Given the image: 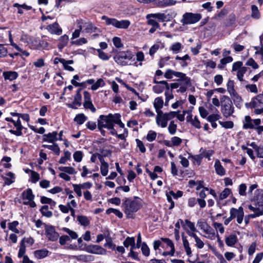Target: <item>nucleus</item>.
<instances>
[{
    "label": "nucleus",
    "instance_id": "f257e3e1",
    "mask_svg": "<svg viewBox=\"0 0 263 263\" xmlns=\"http://www.w3.org/2000/svg\"><path fill=\"white\" fill-rule=\"evenodd\" d=\"M141 206L142 204L140 201L133 200L131 198H125L123 200L122 205L128 218H132L133 213L138 211Z\"/></svg>",
    "mask_w": 263,
    "mask_h": 263
},
{
    "label": "nucleus",
    "instance_id": "f03ea898",
    "mask_svg": "<svg viewBox=\"0 0 263 263\" xmlns=\"http://www.w3.org/2000/svg\"><path fill=\"white\" fill-rule=\"evenodd\" d=\"M221 112L225 118H228L234 112V107L230 98L227 96H222L220 98Z\"/></svg>",
    "mask_w": 263,
    "mask_h": 263
},
{
    "label": "nucleus",
    "instance_id": "7ed1b4c3",
    "mask_svg": "<svg viewBox=\"0 0 263 263\" xmlns=\"http://www.w3.org/2000/svg\"><path fill=\"white\" fill-rule=\"evenodd\" d=\"M116 114H109L108 115H100L98 119V128L113 129L115 126V116Z\"/></svg>",
    "mask_w": 263,
    "mask_h": 263
},
{
    "label": "nucleus",
    "instance_id": "20e7f679",
    "mask_svg": "<svg viewBox=\"0 0 263 263\" xmlns=\"http://www.w3.org/2000/svg\"><path fill=\"white\" fill-rule=\"evenodd\" d=\"M173 76L179 78V79L177 80V81H182L183 85L186 86H190L191 85V79L186 76V74L184 73L168 69L164 74V77L167 79H171Z\"/></svg>",
    "mask_w": 263,
    "mask_h": 263
},
{
    "label": "nucleus",
    "instance_id": "39448f33",
    "mask_svg": "<svg viewBox=\"0 0 263 263\" xmlns=\"http://www.w3.org/2000/svg\"><path fill=\"white\" fill-rule=\"evenodd\" d=\"M102 20L105 21L106 25H112L119 29H127L130 25V22L128 20L118 21L114 18H109L103 15Z\"/></svg>",
    "mask_w": 263,
    "mask_h": 263
},
{
    "label": "nucleus",
    "instance_id": "423d86ee",
    "mask_svg": "<svg viewBox=\"0 0 263 263\" xmlns=\"http://www.w3.org/2000/svg\"><path fill=\"white\" fill-rule=\"evenodd\" d=\"M133 57V55L130 51H120L114 56V59L117 64L125 66L128 65V62Z\"/></svg>",
    "mask_w": 263,
    "mask_h": 263
},
{
    "label": "nucleus",
    "instance_id": "0eeeda50",
    "mask_svg": "<svg viewBox=\"0 0 263 263\" xmlns=\"http://www.w3.org/2000/svg\"><path fill=\"white\" fill-rule=\"evenodd\" d=\"M201 17L200 13L186 12L183 15L181 22L183 25L195 24L199 21Z\"/></svg>",
    "mask_w": 263,
    "mask_h": 263
},
{
    "label": "nucleus",
    "instance_id": "6e6552de",
    "mask_svg": "<svg viewBox=\"0 0 263 263\" xmlns=\"http://www.w3.org/2000/svg\"><path fill=\"white\" fill-rule=\"evenodd\" d=\"M141 244V236L140 233H139L137 236V243H135V239L134 237H127L123 242L125 247L128 248L130 246V249H135L139 248Z\"/></svg>",
    "mask_w": 263,
    "mask_h": 263
},
{
    "label": "nucleus",
    "instance_id": "1a4fd4ad",
    "mask_svg": "<svg viewBox=\"0 0 263 263\" xmlns=\"http://www.w3.org/2000/svg\"><path fill=\"white\" fill-rule=\"evenodd\" d=\"M44 227L45 235L48 239L52 241L57 240L59 237V234L55 231L54 227L47 224H44Z\"/></svg>",
    "mask_w": 263,
    "mask_h": 263
},
{
    "label": "nucleus",
    "instance_id": "9d476101",
    "mask_svg": "<svg viewBox=\"0 0 263 263\" xmlns=\"http://www.w3.org/2000/svg\"><path fill=\"white\" fill-rule=\"evenodd\" d=\"M168 120L162 111H159L157 112L156 122L157 125L162 128H165L167 125Z\"/></svg>",
    "mask_w": 263,
    "mask_h": 263
},
{
    "label": "nucleus",
    "instance_id": "9b49d317",
    "mask_svg": "<svg viewBox=\"0 0 263 263\" xmlns=\"http://www.w3.org/2000/svg\"><path fill=\"white\" fill-rule=\"evenodd\" d=\"M86 251L92 254L101 255L105 254L106 253V250L103 248L95 245L88 246L86 248Z\"/></svg>",
    "mask_w": 263,
    "mask_h": 263
},
{
    "label": "nucleus",
    "instance_id": "f8f14e48",
    "mask_svg": "<svg viewBox=\"0 0 263 263\" xmlns=\"http://www.w3.org/2000/svg\"><path fill=\"white\" fill-rule=\"evenodd\" d=\"M146 18H157L160 22H167L170 20L169 14H165L163 13H157L148 14L146 16Z\"/></svg>",
    "mask_w": 263,
    "mask_h": 263
},
{
    "label": "nucleus",
    "instance_id": "ddd939ff",
    "mask_svg": "<svg viewBox=\"0 0 263 263\" xmlns=\"http://www.w3.org/2000/svg\"><path fill=\"white\" fill-rule=\"evenodd\" d=\"M252 200L255 202V205L263 204V190H256L254 193Z\"/></svg>",
    "mask_w": 263,
    "mask_h": 263
},
{
    "label": "nucleus",
    "instance_id": "4468645a",
    "mask_svg": "<svg viewBox=\"0 0 263 263\" xmlns=\"http://www.w3.org/2000/svg\"><path fill=\"white\" fill-rule=\"evenodd\" d=\"M47 29L52 34L60 35L62 32V29L59 27L58 23L57 22L47 26Z\"/></svg>",
    "mask_w": 263,
    "mask_h": 263
},
{
    "label": "nucleus",
    "instance_id": "2eb2a0df",
    "mask_svg": "<svg viewBox=\"0 0 263 263\" xmlns=\"http://www.w3.org/2000/svg\"><path fill=\"white\" fill-rule=\"evenodd\" d=\"M3 76L5 81L9 80L12 81L16 79L18 77V74L16 71H6L3 73Z\"/></svg>",
    "mask_w": 263,
    "mask_h": 263
},
{
    "label": "nucleus",
    "instance_id": "dca6fc26",
    "mask_svg": "<svg viewBox=\"0 0 263 263\" xmlns=\"http://www.w3.org/2000/svg\"><path fill=\"white\" fill-rule=\"evenodd\" d=\"M57 136L58 133L57 132H53L52 133L45 134L44 135L43 141L50 143H54L58 140Z\"/></svg>",
    "mask_w": 263,
    "mask_h": 263
},
{
    "label": "nucleus",
    "instance_id": "f3484780",
    "mask_svg": "<svg viewBox=\"0 0 263 263\" xmlns=\"http://www.w3.org/2000/svg\"><path fill=\"white\" fill-rule=\"evenodd\" d=\"M72 257L78 261L83 262L92 261L95 259L94 256L91 255L81 254L72 256Z\"/></svg>",
    "mask_w": 263,
    "mask_h": 263
},
{
    "label": "nucleus",
    "instance_id": "a211bd4d",
    "mask_svg": "<svg viewBox=\"0 0 263 263\" xmlns=\"http://www.w3.org/2000/svg\"><path fill=\"white\" fill-rule=\"evenodd\" d=\"M49 251L46 249L37 250L33 252L34 257L38 259H42L48 255Z\"/></svg>",
    "mask_w": 263,
    "mask_h": 263
},
{
    "label": "nucleus",
    "instance_id": "6ab92c4d",
    "mask_svg": "<svg viewBox=\"0 0 263 263\" xmlns=\"http://www.w3.org/2000/svg\"><path fill=\"white\" fill-rule=\"evenodd\" d=\"M234 103L235 106L239 108H240L242 103V98L237 93V92L234 93L230 95Z\"/></svg>",
    "mask_w": 263,
    "mask_h": 263
},
{
    "label": "nucleus",
    "instance_id": "aec40b11",
    "mask_svg": "<svg viewBox=\"0 0 263 263\" xmlns=\"http://www.w3.org/2000/svg\"><path fill=\"white\" fill-rule=\"evenodd\" d=\"M214 167L216 173L220 176H224L226 174V171L221 165L219 160H216L215 162Z\"/></svg>",
    "mask_w": 263,
    "mask_h": 263
},
{
    "label": "nucleus",
    "instance_id": "412c9836",
    "mask_svg": "<svg viewBox=\"0 0 263 263\" xmlns=\"http://www.w3.org/2000/svg\"><path fill=\"white\" fill-rule=\"evenodd\" d=\"M256 207H254L251 205H249V209L257 215L258 217L263 215V204L255 205Z\"/></svg>",
    "mask_w": 263,
    "mask_h": 263
},
{
    "label": "nucleus",
    "instance_id": "4be33fe9",
    "mask_svg": "<svg viewBox=\"0 0 263 263\" xmlns=\"http://www.w3.org/2000/svg\"><path fill=\"white\" fill-rule=\"evenodd\" d=\"M22 198L23 199L33 200L34 198V195L32 193V190L31 189H27L24 191L22 194Z\"/></svg>",
    "mask_w": 263,
    "mask_h": 263
},
{
    "label": "nucleus",
    "instance_id": "5701e85b",
    "mask_svg": "<svg viewBox=\"0 0 263 263\" xmlns=\"http://www.w3.org/2000/svg\"><path fill=\"white\" fill-rule=\"evenodd\" d=\"M52 145L43 144L42 147L47 148L53 151L57 155H59L60 154V149L58 144L56 143H52Z\"/></svg>",
    "mask_w": 263,
    "mask_h": 263
},
{
    "label": "nucleus",
    "instance_id": "b1692460",
    "mask_svg": "<svg viewBox=\"0 0 263 263\" xmlns=\"http://www.w3.org/2000/svg\"><path fill=\"white\" fill-rule=\"evenodd\" d=\"M106 243L104 246L112 250H115L116 245L113 242L112 239L109 235H107L105 236Z\"/></svg>",
    "mask_w": 263,
    "mask_h": 263
},
{
    "label": "nucleus",
    "instance_id": "393cba45",
    "mask_svg": "<svg viewBox=\"0 0 263 263\" xmlns=\"http://www.w3.org/2000/svg\"><path fill=\"white\" fill-rule=\"evenodd\" d=\"M207 236L205 237L211 240H214L215 238V233L214 230L210 226H208L203 231Z\"/></svg>",
    "mask_w": 263,
    "mask_h": 263
},
{
    "label": "nucleus",
    "instance_id": "a878e982",
    "mask_svg": "<svg viewBox=\"0 0 263 263\" xmlns=\"http://www.w3.org/2000/svg\"><path fill=\"white\" fill-rule=\"evenodd\" d=\"M251 17L255 20H258L260 18L261 14L258 9V7L253 5L251 6Z\"/></svg>",
    "mask_w": 263,
    "mask_h": 263
},
{
    "label": "nucleus",
    "instance_id": "bb28decb",
    "mask_svg": "<svg viewBox=\"0 0 263 263\" xmlns=\"http://www.w3.org/2000/svg\"><path fill=\"white\" fill-rule=\"evenodd\" d=\"M83 27L84 31L87 33H92L95 32L97 30V27L94 26L90 22L84 23Z\"/></svg>",
    "mask_w": 263,
    "mask_h": 263
},
{
    "label": "nucleus",
    "instance_id": "cd10ccee",
    "mask_svg": "<svg viewBox=\"0 0 263 263\" xmlns=\"http://www.w3.org/2000/svg\"><path fill=\"white\" fill-rule=\"evenodd\" d=\"M245 123L243 124V128L244 129H253L254 126L252 123V120L249 116H246L245 118Z\"/></svg>",
    "mask_w": 263,
    "mask_h": 263
},
{
    "label": "nucleus",
    "instance_id": "c85d7f7f",
    "mask_svg": "<svg viewBox=\"0 0 263 263\" xmlns=\"http://www.w3.org/2000/svg\"><path fill=\"white\" fill-rule=\"evenodd\" d=\"M163 105V100L162 98L157 97L155 99L154 106L156 109V112L159 111H162L160 109L162 108Z\"/></svg>",
    "mask_w": 263,
    "mask_h": 263
},
{
    "label": "nucleus",
    "instance_id": "c756f323",
    "mask_svg": "<svg viewBox=\"0 0 263 263\" xmlns=\"http://www.w3.org/2000/svg\"><path fill=\"white\" fill-rule=\"evenodd\" d=\"M87 119V117L84 114H79L76 115L74 121L79 125L83 124Z\"/></svg>",
    "mask_w": 263,
    "mask_h": 263
},
{
    "label": "nucleus",
    "instance_id": "7c9ffc66",
    "mask_svg": "<svg viewBox=\"0 0 263 263\" xmlns=\"http://www.w3.org/2000/svg\"><path fill=\"white\" fill-rule=\"evenodd\" d=\"M237 238L235 235H230L226 238V243L230 247L233 246L237 242Z\"/></svg>",
    "mask_w": 263,
    "mask_h": 263
},
{
    "label": "nucleus",
    "instance_id": "2f4dec72",
    "mask_svg": "<svg viewBox=\"0 0 263 263\" xmlns=\"http://www.w3.org/2000/svg\"><path fill=\"white\" fill-rule=\"evenodd\" d=\"M13 6L14 7L17 8V10H18L17 13L20 14H22L23 13V11L22 9H25L26 10H29L32 9V7H31L30 6H27L25 4H24L23 5H20L18 3H15L13 4Z\"/></svg>",
    "mask_w": 263,
    "mask_h": 263
},
{
    "label": "nucleus",
    "instance_id": "473e14b6",
    "mask_svg": "<svg viewBox=\"0 0 263 263\" xmlns=\"http://www.w3.org/2000/svg\"><path fill=\"white\" fill-rule=\"evenodd\" d=\"M69 40L68 35L65 34L61 36L59 39V43L58 44V48L60 49L63 48L67 44Z\"/></svg>",
    "mask_w": 263,
    "mask_h": 263
},
{
    "label": "nucleus",
    "instance_id": "72a5a7b5",
    "mask_svg": "<svg viewBox=\"0 0 263 263\" xmlns=\"http://www.w3.org/2000/svg\"><path fill=\"white\" fill-rule=\"evenodd\" d=\"M77 220L79 223L84 227L88 226L90 223V221L87 217L83 215H79L77 217Z\"/></svg>",
    "mask_w": 263,
    "mask_h": 263
},
{
    "label": "nucleus",
    "instance_id": "f704fd0d",
    "mask_svg": "<svg viewBox=\"0 0 263 263\" xmlns=\"http://www.w3.org/2000/svg\"><path fill=\"white\" fill-rule=\"evenodd\" d=\"M49 207L48 205H43L40 209V212L43 216L50 218L52 216V212L48 210Z\"/></svg>",
    "mask_w": 263,
    "mask_h": 263
},
{
    "label": "nucleus",
    "instance_id": "c9c22d12",
    "mask_svg": "<svg viewBox=\"0 0 263 263\" xmlns=\"http://www.w3.org/2000/svg\"><path fill=\"white\" fill-rule=\"evenodd\" d=\"M60 171L68 173L69 174H76V171L75 169L71 166H61L59 167Z\"/></svg>",
    "mask_w": 263,
    "mask_h": 263
},
{
    "label": "nucleus",
    "instance_id": "e433bc0d",
    "mask_svg": "<svg viewBox=\"0 0 263 263\" xmlns=\"http://www.w3.org/2000/svg\"><path fill=\"white\" fill-rule=\"evenodd\" d=\"M182 45L180 43L177 42L173 44L170 48V50L174 53H177L182 49Z\"/></svg>",
    "mask_w": 263,
    "mask_h": 263
},
{
    "label": "nucleus",
    "instance_id": "4c0bfd02",
    "mask_svg": "<svg viewBox=\"0 0 263 263\" xmlns=\"http://www.w3.org/2000/svg\"><path fill=\"white\" fill-rule=\"evenodd\" d=\"M227 90L230 95L236 92L234 89V83L232 80H229L227 83Z\"/></svg>",
    "mask_w": 263,
    "mask_h": 263
},
{
    "label": "nucleus",
    "instance_id": "58836bf2",
    "mask_svg": "<svg viewBox=\"0 0 263 263\" xmlns=\"http://www.w3.org/2000/svg\"><path fill=\"white\" fill-rule=\"evenodd\" d=\"M71 157V153L68 151H66L64 152V156L62 157L59 162L60 164H65L67 160H70Z\"/></svg>",
    "mask_w": 263,
    "mask_h": 263
},
{
    "label": "nucleus",
    "instance_id": "ea45409f",
    "mask_svg": "<svg viewBox=\"0 0 263 263\" xmlns=\"http://www.w3.org/2000/svg\"><path fill=\"white\" fill-rule=\"evenodd\" d=\"M105 85V83L102 79H99L96 83L92 85L91 89L92 90H97L99 87L103 86Z\"/></svg>",
    "mask_w": 263,
    "mask_h": 263
},
{
    "label": "nucleus",
    "instance_id": "a19ab883",
    "mask_svg": "<svg viewBox=\"0 0 263 263\" xmlns=\"http://www.w3.org/2000/svg\"><path fill=\"white\" fill-rule=\"evenodd\" d=\"M34 42L37 43V45L36 48L37 49H45L48 46V43L44 40H40L39 42L37 40H35Z\"/></svg>",
    "mask_w": 263,
    "mask_h": 263
},
{
    "label": "nucleus",
    "instance_id": "79ce46f5",
    "mask_svg": "<svg viewBox=\"0 0 263 263\" xmlns=\"http://www.w3.org/2000/svg\"><path fill=\"white\" fill-rule=\"evenodd\" d=\"M114 213L119 218H121L123 217V214L121 212L117 209H115L113 208H109L106 210V213L109 214L110 213Z\"/></svg>",
    "mask_w": 263,
    "mask_h": 263
},
{
    "label": "nucleus",
    "instance_id": "37998d69",
    "mask_svg": "<svg viewBox=\"0 0 263 263\" xmlns=\"http://www.w3.org/2000/svg\"><path fill=\"white\" fill-rule=\"evenodd\" d=\"M26 252V246L25 245H24L23 241H21L20 242V249L18 253V257L22 258L24 256H25L24 254Z\"/></svg>",
    "mask_w": 263,
    "mask_h": 263
},
{
    "label": "nucleus",
    "instance_id": "c03bdc74",
    "mask_svg": "<svg viewBox=\"0 0 263 263\" xmlns=\"http://www.w3.org/2000/svg\"><path fill=\"white\" fill-rule=\"evenodd\" d=\"M177 125L175 124L174 121H171L168 127V130L171 135H174L177 130Z\"/></svg>",
    "mask_w": 263,
    "mask_h": 263
},
{
    "label": "nucleus",
    "instance_id": "a18cd8bd",
    "mask_svg": "<svg viewBox=\"0 0 263 263\" xmlns=\"http://www.w3.org/2000/svg\"><path fill=\"white\" fill-rule=\"evenodd\" d=\"M247 68L246 67H242L238 70L237 77L240 81H242L243 80V77L244 74L247 72Z\"/></svg>",
    "mask_w": 263,
    "mask_h": 263
},
{
    "label": "nucleus",
    "instance_id": "49530a36",
    "mask_svg": "<svg viewBox=\"0 0 263 263\" xmlns=\"http://www.w3.org/2000/svg\"><path fill=\"white\" fill-rule=\"evenodd\" d=\"M141 245L142 254L145 256H148L149 255L150 250L147 245L145 242H141Z\"/></svg>",
    "mask_w": 263,
    "mask_h": 263
},
{
    "label": "nucleus",
    "instance_id": "de8ad7c7",
    "mask_svg": "<svg viewBox=\"0 0 263 263\" xmlns=\"http://www.w3.org/2000/svg\"><path fill=\"white\" fill-rule=\"evenodd\" d=\"M83 156V153L80 151L75 152L73 155L74 161L77 162H80L82 161Z\"/></svg>",
    "mask_w": 263,
    "mask_h": 263
},
{
    "label": "nucleus",
    "instance_id": "09e8293b",
    "mask_svg": "<svg viewBox=\"0 0 263 263\" xmlns=\"http://www.w3.org/2000/svg\"><path fill=\"white\" fill-rule=\"evenodd\" d=\"M231 193V191L229 188H226L224 189L222 192L220 193L219 195V199L220 200H223L226 198H227L228 196Z\"/></svg>",
    "mask_w": 263,
    "mask_h": 263
},
{
    "label": "nucleus",
    "instance_id": "8fccbe9b",
    "mask_svg": "<svg viewBox=\"0 0 263 263\" xmlns=\"http://www.w3.org/2000/svg\"><path fill=\"white\" fill-rule=\"evenodd\" d=\"M219 123L226 129L232 128L234 127V123L231 121L225 122L219 121Z\"/></svg>",
    "mask_w": 263,
    "mask_h": 263
},
{
    "label": "nucleus",
    "instance_id": "3c124183",
    "mask_svg": "<svg viewBox=\"0 0 263 263\" xmlns=\"http://www.w3.org/2000/svg\"><path fill=\"white\" fill-rule=\"evenodd\" d=\"M84 107L86 109H90L92 112H95L96 109L93 105L92 101L84 102Z\"/></svg>",
    "mask_w": 263,
    "mask_h": 263
},
{
    "label": "nucleus",
    "instance_id": "603ef678",
    "mask_svg": "<svg viewBox=\"0 0 263 263\" xmlns=\"http://www.w3.org/2000/svg\"><path fill=\"white\" fill-rule=\"evenodd\" d=\"M239 212L238 214L237 215L236 218H237V222L240 224L242 223L244 217V212L242 206L239 207Z\"/></svg>",
    "mask_w": 263,
    "mask_h": 263
},
{
    "label": "nucleus",
    "instance_id": "864d4df0",
    "mask_svg": "<svg viewBox=\"0 0 263 263\" xmlns=\"http://www.w3.org/2000/svg\"><path fill=\"white\" fill-rule=\"evenodd\" d=\"M185 225L186 226L189 231H192L193 232H197L196 228L195 227L194 223L188 219L185 220Z\"/></svg>",
    "mask_w": 263,
    "mask_h": 263
},
{
    "label": "nucleus",
    "instance_id": "5fc2aeb1",
    "mask_svg": "<svg viewBox=\"0 0 263 263\" xmlns=\"http://www.w3.org/2000/svg\"><path fill=\"white\" fill-rule=\"evenodd\" d=\"M157 133L153 130H149L146 136V139L149 142H152L156 139Z\"/></svg>",
    "mask_w": 263,
    "mask_h": 263
},
{
    "label": "nucleus",
    "instance_id": "6e6d98bb",
    "mask_svg": "<svg viewBox=\"0 0 263 263\" xmlns=\"http://www.w3.org/2000/svg\"><path fill=\"white\" fill-rule=\"evenodd\" d=\"M246 65L251 66L253 69H256L258 68V65L253 58H250L246 62Z\"/></svg>",
    "mask_w": 263,
    "mask_h": 263
},
{
    "label": "nucleus",
    "instance_id": "4d7b16f0",
    "mask_svg": "<svg viewBox=\"0 0 263 263\" xmlns=\"http://www.w3.org/2000/svg\"><path fill=\"white\" fill-rule=\"evenodd\" d=\"M18 224V222L17 221H14L9 223V229L16 233H18L19 231L16 229V227Z\"/></svg>",
    "mask_w": 263,
    "mask_h": 263
},
{
    "label": "nucleus",
    "instance_id": "13d9d810",
    "mask_svg": "<svg viewBox=\"0 0 263 263\" xmlns=\"http://www.w3.org/2000/svg\"><path fill=\"white\" fill-rule=\"evenodd\" d=\"M182 140L181 138L178 137H173L171 138V142L173 146H178L182 143Z\"/></svg>",
    "mask_w": 263,
    "mask_h": 263
},
{
    "label": "nucleus",
    "instance_id": "bf43d9fd",
    "mask_svg": "<svg viewBox=\"0 0 263 263\" xmlns=\"http://www.w3.org/2000/svg\"><path fill=\"white\" fill-rule=\"evenodd\" d=\"M109 165L108 163L101 165L100 171L102 176H106L108 172Z\"/></svg>",
    "mask_w": 263,
    "mask_h": 263
},
{
    "label": "nucleus",
    "instance_id": "052dcab7",
    "mask_svg": "<svg viewBox=\"0 0 263 263\" xmlns=\"http://www.w3.org/2000/svg\"><path fill=\"white\" fill-rule=\"evenodd\" d=\"M191 123L194 127L196 128L200 129L201 127L200 122L196 116L194 117V119H193V120Z\"/></svg>",
    "mask_w": 263,
    "mask_h": 263
},
{
    "label": "nucleus",
    "instance_id": "680f3d73",
    "mask_svg": "<svg viewBox=\"0 0 263 263\" xmlns=\"http://www.w3.org/2000/svg\"><path fill=\"white\" fill-rule=\"evenodd\" d=\"M97 52L99 58L103 60H108L109 59L110 56L108 55L107 54L103 51L101 49H97Z\"/></svg>",
    "mask_w": 263,
    "mask_h": 263
},
{
    "label": "nucleus",
    "instance_id": "e2e57ef3",
    "mask_svg": "<svg viewBox=\"0 0 263 263\" xmlns=\"http://www.w3.org/2000/svg\"><path fill=\"white\" fill-rule=\"evenodd\" d=\"M136 142L137 146L138 147L140 151L142 153H145V151H146V148H145V146L144 145V144L142 142V141H141L140 140H139L138 139H136Z\"/></svg>",
    "mask_w": 263,
    "mask_h": 263
},
{
    "label": "nucleus",
    "instance_id": "0e129e2a",
    "mask_svg": "<svg viewBox=\"0 0 263 263\" xmlns=\"http://www.w3.org/2000/svg\"><path fill=\"white\" fill-rule=\"evenodd\" d=\"M161 240L164 242H165L167 245V246H168L171 248V249L172 250V252H173V251H175V247H174V243L171 239H170L169 238H162Z\"/></svg>",
    "mask_w": 263,
    "mask_h": 263
},
{
    "label": "nucleus",
    "instance_id": "69168bd1",
    "mask_svg": "<svg viewBox=\"0 0 263 263\" xmlns=\"http://www.w3.org/2000/svg\"><path fill=\"white\" fill-rule=\"evenodd\" d=\"M239 212V208L238 209H236V208H232L231 209H230V217L231 219H234V218H235L237 215L238 214Z\"/></svg>",
    "mask_w": 263,
    "mask_h": 263
},
{
    "label": "nucleus",
    "instance_id": "338daca9",
    "mask_svg": "<svg viewBox=\"0 0 263 263\" xmlns=\"http://www.w3.org/2000/svg\"><path fill=\"white\" fill-rule=\"evenodd\" d=\"M220 116L218 114H212L207 117V120L210 122H214L219 120Z\"/></svg>",
    "mask_w": 263,
    "mask_h": 263
},
{
    "label": "nucleus",
    "instance_id": "774afa93",
    "mask_svg": "<svg viewBox=\"0 0 263 263\" xmlns=\"http://www.w3.org/2000/svg\"><path fill=\"white\" fill-rule=\"evenodd\" d=\"M247 186L246 184L242 183L239 186V194L241 196L246 195Z\"/></svg>",
    "mask_w": 263,
    "mask_h": 263
}]
</instances>
